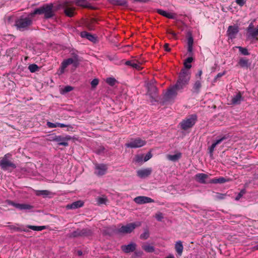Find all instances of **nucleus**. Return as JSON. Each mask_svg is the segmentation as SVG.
<instances>
[{"label":"nucleus","instance_id":"1","mask_svg":"<svg viewBox=\"0 0 258 258\" xmlns=\"http://www.w3.org/2000/svg\"><path fill=\"white\" fill-rule=\"evenodd\" d=\"M190 78V72L186 69H182L179 74L176 83L171 87L164 94V98L169 101L176 97L177 92L181 91L188 84Z\"/></svg>","mask_w":258,"mask_h":258},{"label":"nucleus","instance_id":"19","mask_svg":"<svg viewBox=\"0 0 258 258\" xmlns=\"http://www.w3.org/2000/svg\"><path fill=\"white\" fill-rule=\"evenodd\" d=\"M226 139L225 136H224L222 138H221L217 140L214 143H213L212 145L210 147L209 150V153L210 155L212 156L213 155V152L215 149V148L216 146L220 144L223 141L225 140Z\"/></svg>","mask_w":258,"mask_h":258},{"label":"nucleus","instance_id":"22","mask_svg":"<svg viewBox=\"0 0 258 258\" xmlns=\"http://www.w3.org/2000/svg\"><path fill=\"white\" fill-rule=\"evenodd\" d=\"M83 205V203L81 201H78L73 202L71 204L68 205L67 206V208L68 209H75L82 207Z\"/></svg>","mask_w":258,"mask_h":258},{"label":"nucleus","instance_id":"11","mask_svg":"<svg viewBox=\"0 0 258 258\" xmlns=\"http://www.w3.org/2000/svg\"><path fill=\"white\" fill-rule=\"evenodd\" d=\"M0 166L4 170L8 169L9 167L16 168V165L6 158V155L1 160Z\"/></svg>","mask_w":258,"mask_h":258},{"label":"nucleus","instance_id":"46","mask_svg":"<svg viewBox=\"0 0 258 258\" xmlns=\"http://www.w3.org/2000/svg\"><path fill=\"white\" fill-rule=\"evenodd\" d=\"M253 29L254 28L253 24L251 23L247 28V31L248 32V35L251 32Z\"/></svg>","mask_w":258,"mask_h":258},{"label":"nucleus","instance_id":"60","mask_svg":"<svg viewBox=\"0 0 258 258\" xmlns=\"http://www.w3.org/2000/svg\"><path fill=\"white\" fill-rule=\"evenodd\" d=\"M78 254L79 255H81L82 254V252L80 250L78 251Z\"/></svg>","mask_w":258,"mask_h":258},{"label":"nucleus","instance_id":"26","mask_svg":"<svg viewBox=\"0 0 258 258\" xmlns=\"http://www.w3.org/2000/svg\"><path fill=\"white\" fill-rule=\"evenodd\" d=\"M47 125L48 126V127L49 128H54V127H67V125L63 124V123H58V122H56V123H52L51 122H49V121H48L47 122Z\"/></svg>","mask_w":258,"mask_h":258},{"label":"nucleus","instance_id":"7","mask_svg":"<svg viewBox=\"0 0 258 258\" xmlns=\"http://www.w3.org/2000/svg\"><path fill=\"white\" fill-rule=\"evenodd\" d=\"M146 143L145 140L140 138L131 139V141L125 144V146L131 148H137L143 147Z\"/></svg>","mask_w":258,"mask_h":258},{"label":"nucleus","instance_id":"53","mask_svg":"<svg viewBox=\"0 0 258 258\" xmlns=\"http://www.w3.org/2000/svg\"><path fill=\"white\" fill-rule=\"evenodd\" d=\"M202 70H199L198 72V73L196 74V77L197 78H199L200 79H201V77L202 75Z\"/></svg>","mask_w":258,"mask_h":258},{"label":"nucleus","instance_id":"14","mask_svg":"<svg viewBox=\"0 0 258 258\" xmlns=\"http://www.w3.org/2000/svg\"><path fill=\"white\" fill-rule=\"evenodd\" d=\"M152 171V170L151 168H147L138 170L137 174L139 177L144 178L150 175L151 174Z\"/></svg>","mask_w":258,"mask_h":258},{"label":"nucleus","instance_id":"62","mask_svg":"<svg viewBox=\"0 0 258 258\" xmlns=\"http://www.w3.org/2000/svg\"><path fill=\"white\" fill-rule=\"evenodd\" d=\"M171 34H172V35H173V36H175V35H176V34H175V33L173 32H171Z\"/></svg>","mask_w":258,"mask_h":258},{"label":"nucleus","instance_id":"18","mask_svg":"<svg viewBox=\"0 0 258 258\" xmlns=\"http://www.w3.org/2000/svg\"><path fill=\"white\" fill-rule=\"evenodd\" d=\"M208 175L204 173H198L195 175L196 180L201 183H206Z\"/></svg>","mask_w":258,"mask_h":258},{"label":"nucleus","instance_id":"28","mask_svg":"<svg viewBox=\"0 0 258 258\" xmlns=\"http://www.w3.org/2000/svg\"><path fill=\"white\" fill-rule=\"evenodd\" d=\"M37 196H43V197L49 196L52 195V192L47 190H35Z\"/></svg>","mask_w":258,"mask_h":258},{"label":"nucleus","instance_id":"51","mask_svg":"<svg viewBox=\"0 0 258 258\" xmlns=\"http://www.w3.org/2000/svg\"><path fill=\"white\" fill-rule=\"evenodd\" d=\"M156 218L158 221H161L163 219V216L161 213H159L156 215Z\"/></svg>","mask_w":258,"mask_h":258},{"label":"nucleus","instance_id":"29","mask_svg":"<svg viewBox=\"0 0 258 258\" xmlns=\"http://www.w3.org/2000/svg\"><path fill=\"white\" fill-rule=\"evenodd\" d=\"M227 181H228L227 179H226V178H225L223 177H221L219 178H214V179H211L209 181V182L212 183H223Z\"/></svg>","mask_w":258,"mask_h":258},{"label":"nucleus","instance_id":"58","mask_svg":"<svg viewBox=\"0 0 258 258\" xmlns=\"http://www.w3.org/2000/svg\"><path fill=\"white\" fill-rule=\"evenodd\" d=\"M242 196V194H238V195L235 198V200L236 201L239 200L241 198Z\"/></svg>","mask_w":258,"mask_h":258},{"label":"nucleus","instance_id":"8","mask_svg":"<svg viewBox=\"0 0 258 258\" xmlns=\"http://www.w3.org/2000/svg\"><path fill=\"white\" fill-rule=\"evenodd\" d=\"M238 32L239 28L237 26H229L227 31L228 38L231 40L235 38Z\"/></svg>","mask_w":258,"mask_h":258},{"label":"nucleus","instance_id":"55","mask_svg":"<svg viewBox=\"0 0 258 258\" xmlns=\"http://www.w3.org/2000/svg\"><path fill=\"white\" fill-rule=\"evenodd\" d=\"M132 63H133V60H127L125 62V64L127 66H130L132 67Z\"/></svg>","mask_w":258,"mask_h":258},{"label":"nucleus","instance_id":"45","mask_svg":"<svg viewBox=\"0 0 258 258\" xmlns=\"http://www.w3.org/2000/svg\"><path fill=\"white\" fill-rule=\"evenodd\" d=\"M98 82H98V79H93L91 82V85L92 87H93V88L96 87V86L98 84Z\"/></svg>","mask_w":258,"mask_h":258},{"label":"nucleus","instance_id":"12","mask_svg":"<svg viewBox=\"0 0 258 258\" xmlns=\"http://www.w3.org/2000/svg\"><path fill=\"white\" fill-rule=\"evenodd\" d=\"M71 3H73L71 1H66L64 5V13L67 16L70 17L73 16L75 11V8L70 6Z\"/></svg>","mask_w":258,"mask_h":258},{"label":"nucleus","instance_id":"59","mask_svg":"<svg viewBox=\"0 0 258 258\" xmlns=\"http://www.w3.org/2000/svg\"><path fill=\"white\" fill-rule=\"evenodd\" d=\"M245 191L244 190H242L240 191V192L239 194H242V196L244 194Z\"/></svg>","mask_w":258,"mask_h":258},{"label":"nucleus","instance_id":"6","mask_svg":"<svg viewBox=\"0 0 258 258\" xmlns=\"http://www.w3.org/2000/svg\"><path fill=\"white\" fill-rule=\"evenodd\" d=\"M197 119V116L196 114L190 115L180 123L181 128L184 130H186L192 127L195 124Z\"/></svg>","mask_w":258,"mask_h":258},{"label":"nucleus","instance_id":"10","mask_svg":"<svg viewBox=\"0 0 258 258\" xmlns=\"http://www.w3.org/2000/svg\"><path fill=\"white\" fill-rule=\"evenodd\" d=\"M9 204L21 211L30 210L33 208L32 206L27 204H19L10 202Z\"/></svg>","mask_w":258,"mask_h":258},{"label":"nucleus","instance_id":"52","mask_svg":"<svg viewBox=\"0 0 258 258\" xmlns=\"http://www.w3.org/2000/svg\"><path fill=\"white\" fill-rule=\"evenodd\" d=\"M193 61V58L191 57H188L185 60V62H187L188 63H191V62Z\"/></svg>","mask_w":258,"mask_h":258},{"label":"nucleus","instance_id":"48","mask_svg":"<svg viewBox=\"0 0 258 258\" xmlns=\"http://www.w3.org/2000/svg\"><path fill=\"white\" fill-rule=\"evenodd\" d=\"M184 68H183V69H186V70H188V71H189V70L191 68V65L190 63H188L184 61Z\"/></svg>","mask_w":258,"mask_h":258},{"label":"nucleus","instance_id":"40","mask_svg":"<svg viewBox=\"0 0 258 258\" xmlns=\"http://www.w3.org/2000/svg\"><path fill=\"white\" fill-rule=\"evenodd\" d=\"M116 80L113 78H108L106 79V83L110 86H113L115 85Z\"/></svg>","mask_w":258,"mask_h":258},{"label":"nucleus","instance_id":"39","mask_svg":"<svg viewBox=\"0 0 258 258\" xmlns=\"http://www.w3.org/2000/svg\"><path fill=\"white\" fill-rule=\"evenodd\" d=\"M239 64L242 67H247L248 60L246 59H240L239 61Z\"/></svg>","mask_w":258,"mask_h":258},{"label":"nucleus","instance_id":"9","mask_svg":"<svg viewBox=\"0 0 258 258\" xmlns=\"http://www.w3.org/2000/svg\"><path fill=\"white\" fill-rule=\"evenodd\" d=\"M107 170V166L104 164H96L95 166V173L98 176L105 174Z\"/></svg>","mask_w":258,"mask_h":258},{"label":"nucleus","instance_id":"57","mask_svg":"<svg viewBox=\"0 0 258 258\" xmlns=\"http://www.w3.org/2000/svg\"><path fill=\"white\" fill-rule=\"evenodd\" d=\"M164 48H165V50L167 51H170V48H169L168 44H165L164 45Z\"/></svg>","mask_w":258,"mask_h":258},{"label":"nucleus","instance_id":"23","mask_svg":"<svg viewBox=\"0 0 258 258\" xmlns=\"http://www.w3.org/2000/svg\"><path fill=\"white\" fill-rule=\"evenodd\" d=\"M68 139H69V138L67 139L66 138H62L61 136H56L54 140L58 142V144L59 145L67 146L68 145V143L67 141Z\"/></svg>","mask_w":258,"mask_h":258},{"label":"nucleus","instance_id":"47","mask_svg":"<svg viewBox=\"0 0 258 258\" xmlns=\"http://www.w3.org/2000/svg\"><path fill=\"white\" fill-rule=\"evenodd\" d=\"M9 227L10 229L13 230L15 231H18L17 229H20V227H18L16 225H10V226H9Z\"/></svg>","mask_w":258,"mask_h":258},{"label":"nucleus","instance_id":"34","mask_svg":"<svg viewBox=\"0 0 258 258\" xmlns=\"http://www.w3.org/2000/svg\"><path fill=\"white\" fill-rule=\"evenodd\" d=\"M97 202L98 205L106 204L107 198L105 196L98 197L97 198Z\"/></svg>","mask_w":258,"mask_h":258},{"label":"nucleus","instance_id":"27","mask_svg":"<svg viewBox=\"0 0 258 258\" xmlns=\"http://www.w3.org/2000/svg\"><path fill=\"white\" fill-rule=\"evenodd\" d=\"M144 154H141L136 155L135 157V158L134 159V161L135 163L142 164L145 161H144Z\"/></svg>","mask_w":258,"mask_h":258},{"label":"nucleus","instance_id":"56","mask_svg":"<svg viewBox=\"0 0 258 258\" xmlns=\"http://www.w3.org/2000/svg\"><path fill=\"white\" fill-rule=\"evenodd\" d=\"M192 49H193L192 46H190V45L188 46V48H187L188 52H189L190 53L192 52Z\"/></svg>","mask_w":258,"mask_h":258},{"label":"nucleus","instance_id":"35","mask_svg":"<svg viewBox=\"0 0 258 258\" xmlns=\"http://www.w3.org/2000/svg\"><path fill=\"white\" fill-rule=\"evenodd\" d=\"M28 69L30 72L35 73L39 70V68L36 64H31L29 66Z\"/></svg>","mask_w":258,"mask_h":258},{"label":"nucleus","instance_id":"31","mask_svg":"<svg viewBox=\"0 0 258 258\" xmlns=\"http://www.w3.org/2000/svg\"><path fill=\"white\" fill-rule=\"evenodd\" d=\"M109 2L113 5L125 6L127 5L125 0H109Z\"/></svg>","mask_w":258,"mask_h":258},{"label":"nucleus","instance_id":"61","mask_svg":"<svg viewBox=\"0 0 258 258\" xmlns=\"http://www.w3.org/2000/svg\"><path fill=\"white\" fill-rule=\"evenodd\" d=\"M166 258H174L173 256H168Z\"/></svg>","mask_w":258,"mask_h":258},{"label":"nucleus","instance_id":"30","mask_svg":"<svg viewBox=\"0 0 258 258\" xmlns=\"http://www.w3.org/2000/svg\"><path fill=\"white\" fill-rule=\"evenodd\" d=\"M142 248L147 252H152L155 250L154 246L149 244L143 245Z\"/></svg>","mask_w":258,"mask_h":258},{"label":"nucleus","instance_id":"20","mask_svg":"<svg viewBox=\"0 0 258 258\" xmlns=\"http://www.w3.org/2000/svg\"><path fill=\"white\" fill-rule=\"evenodd\" d=\"M81 36L83 38H86L93 42H95L96 40V39L94 35L86 31L82 32L81 33Z\"/></svg>","mask_w":258,"mask_h":258},{"label":"nucleus","instance_id":"2","mask_svg":"<svg viewBox=\"0 0 258 258\" xmlns=\"http://www.w3.org/2000/svg\"><path fill=\"white\" fill-rule=\"evenodd\" d=\"M34 17V15L33 14V12L29 14L20 17L15 22V25L17 29L21 31L27 29L31 25Z\"/></svg>","mask_w":258,"mask_h":258},{"label":"nucleus","instance_id":"37","mask_svg":"<svg viewBox=\"0 0 258 258\" xmlns=\"http://www.w3.org/2000/svg\"><path fill=\"white\" fill-rule=\"evenodd\" d=\"M73 89V87L71 86H67L61 90L60 93L62 94H64L66 93L72 91Z\"/></svg>","mask_w":258,"mask_h":258},{"label":"nucleus","instance_id":"21","mask_svg":"<svg viewBox=\"0 0 258 258\" xmlns=\"http://www.w3.org/2000/svg\"><path fill=\"white\" fill-rule=\"evenodd\" d=\"M181 153L180 152H178L174 155H167L166 157L168 160L173 162H176L181 158Z\"/></svg>","mask_w":258,"mask_h":258},{"label":"nucleus","instance_id":"3","mask_svg":"<svg viewBox=\"0 0 258 258\" xmlns=\"http://www.w3.org/2000/svg\"><path fill=\"white\" fill-rule=\"evenodd\" d=\"M72 57L64 59L61 64L58 70V74L61 75L64 73L66 69L70 64L77 67L79 63L78 55L75 52L71 53Z\"/></svg>","mask_w":258,"mask_h":258},{"label":"nucleus","instance_id":"4","mask_svg":"<svg viewBox=\"0 0 258 258\" xmlns=\"http://www.w3.org/2000/svg\"><path fill=\"white\" fill-rule=\"evenodd\" d=\"M33 14L34 16L36 14H44L45 18L46 19L51 18L54 15L53 5L50 4L43 5L40 8L36 9L33 12Z\"/></svg>","mask_w":258,"mask_h":258},{"label":"nucleus","instance_id":"17","mask_svg":"<svg viewBox=\"0 0 258 258\" xmlns=\"http://www.w3.org/2000/svg\"><path fill=\"white\" fill-rule=\"evenodd\" d=\"M90 233L91 231L87 229L77 230L75 231H74L72 233V236L74 237H77L78 236H86L88 235Z\"/></svg>","mask_w":258,"mask_h":258},{"label":"nucleus","instance_id":"24","mask_svg":"<svg viewBox=\"0 0 258 258\" xmlns=\"http://www.w3.org/2000/svg\"><path fill=\"white\" fill-rule=\"evenodd\" d=\"M157 11L159 14L168 18L174 19L175 17V15L173 13H169L165 11L160 9L158 10Z\"/></svg>","mask_w":258,"mask_h":258},{"label":"nucleus","instance_id":"25","mask_svg":"<svg viewBox=\"0 0 258 258\" xmlns=\"http://www.w3.org/2000/svg\"><path fill=\"white\" fill-rule=\"evenodd\" d=\"M175 250L179 255L182 254L183 247L181 241H177L175 244Z\"/></svg>","mask_w":258,"mask_h":258},{"label":"nucleus","instance_id":"49","mask_svg":"<svg viewBox=\"0 0 258 258\" xmlns=\"http://www.w3.org/2000/svg\"><path fill=\"white\" fill-rule=\"evenodd\" d=\"M236 3L240 6H243L245 2L244 0H236Z\"/></svg>","mask_w":258,"mask_h":258},{"label":"nucleus","instance_id":"44","mask_svg":"<svg viewBox=\"0 0 258 258\" xmlns=\"http://www.w3.org/2000/svg\"><path fill=\"white\" fill-rule=\"evenodd\" d=\"M193 43H194V39H193V38L190 35L188 37V38H187V45L188 46H193Z\"/></svg>","mask_w":258,"mask_h":258},{"label":"nucleus","instance_id":"36","mask_svg":"<svg viewBox=\"0 0 258 258\" xmlns=\"http://www.w3.org/2000/svg\"><path fill=\"white\" fill-rule=\"evenodd\" d=\"M141 63L139 62L138 61L136 60H133V63L132 67L133 68H135L137 70H140L142 69V67L141 66Z\"/></svg>","mask_w":258,"mask_h":258},{"label":"nucleus","instance_id":"15","mask_svg":"<svg viewBox=\"0 0 258 258\" xmlns=\"http://www.w3.org/2000/svg\"><path fill=\"white\" fill-rule=\"evenodd\" d=\"M136 243L131 242L127 245H122L121 249L125 253H130L133 252L136 249Z\"/></svg>","mask_w":258,"mask_h":258},{"label":"nucleus","instance_id":"42","mask_svg":"<svg viewBox=\"0 0 258 258\" xmlns=\"http://www.w3.org/2000/svg\"><path fill=\"white\" fill-rule=\"evenodd\" d=\"M149 236V233L148 231H145L143 234H142L140 236V238L142 239H147Z\"/></svg>","mask_w":258,"mask_h":258},{"label":"nucleus","instance_id":"16","mask_svg":"<svg viewBox=\"0 0 258 258\" xmlns=\"http://www.w3.org/2000/svg\"><path fill=\"white\" fill-rule=\"evenodd\" d=\"M243 100V98L241 94L239 92L232 97L231 104L233 105L239 104Z\"/></svg>","mask_w":258,"mask_h":258},{"label":"nucleus","instance_id":"50","mask_svg":"<svg viewBox=\"0 0 258 258\" xmlns=\"http://www.w3.org/2000/svg\"><path fill=\"white\" fill-rule=\"evenodd\" d=\"M27 226H26V227H20V229H17V230H18V232H22V231H24V232H28L29 230L28 229H27Z\"/></svg>","mask_w":258,"mask_h":258},{"label":"nucleus","instance_id":"43","mask_svg":"<svg viewBox=\"0 0 258 258\" xmlns=\"http://www.w3.org/2000/svg\"><path fill=\"white\" fill-rule=\"evenodd\" d=\"M152 157V155L151 152H148L146 155H144V161L145 162L147 161Z\"/></svg>","mask_w":258,"mask_h":258},{"label":"nucleus","instance_id":"13","mask_svg":"<svg viewBox=\"0 0 258 258\" xmlns=\"http://www.w3.org/2000/svg\"><path fill=\"white\" fill-rule=\"evenodd\" d=\"M134 201L138 204H143L146 203H150L154 202V200L152 199L145 197V196H139L134 199Z\"/></svg>","mask_w":258,"mask_h":258},{"label":"nucleus","instance_id":"5","mask_svg":"<svg viewBox=\"0 0 258 258\" xmlns=\"http://www.w3.org/2000/svg\"><path fill=\"white\" fill-rule=\"evenodd\" d=\"M141 222L130 223L125 225H122L117 229H113L114 232L117 233L127 234L131 233L136 228L140 226Z\"/></svg>","mask_w":258,"mask_h":258},{"label":"nucleus","instance_id":"41","mask_svg":"<svg viewBox=\"0 0 258 258\" xmlns=\"http://www.w3.org/2000/svg\"><path fill=\"white\" fill-rule=\"evenodd\" d=\"M237 48L239 49V51L243 55H248L249 53L248 52V50L245 48H243L241 46H238Z\"/></svg>","mask_w":258,"mask_h":258},{"label":"nucleus","instance_id":"32","mask_svg":"<svg viewBox=\"0 0 258 258\" xmlns=\"http://www.w3.org/2000/svg\"><path fill=\"white\" fill-rule=\"evenodd\" d=\"M201 82L200 80H197L193 86V92L196 93H199L201 88Z\"/></svg>","mask_w":258,"mask_h":258},{"label":"nucleus","instance_id":"33","mask_svg":"<svg viewBox=\"0 0 258 258\" xmlns=\"http://www.w3.org/2000/svg\"><path fill=\"white\" fill-rule=\"evenodd\" d=\"M27 227L30 229H32L34 231H42L45 229H46V226H32V225H28Z\"/></svg>","mask_w":258,"mask_h":258},{"label":"nucleus","instance_id":"38","mask_svg":"<svg viewBox=\"0 0 258 258\" xmlns=\"http://www.w3.org/2000/svg\"><path fill=\"white\" fill-rule=\"evenodd\" d=\"M258 35V26L256 28H254L251 32L248 35V37H250L251 38H254L256 36Z\"/></svg>","mask_w":258,"mask_h":258},{"label":"nucleus","instance_id":"54","mask_svg":"<svg viewBox=\"0 0 258 258\" xmlns=\"http://www.w3.org/2000/svg\"><path fill=\"white\" fill-rule=\"evenodd\" d=\"M225 74V72H223V73H218L216 77V79H218L219 78H220L222 76H223V75H224Z\"/></svg>","mask_w":258,"mask_h":258}]
</instances>
